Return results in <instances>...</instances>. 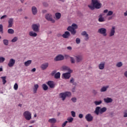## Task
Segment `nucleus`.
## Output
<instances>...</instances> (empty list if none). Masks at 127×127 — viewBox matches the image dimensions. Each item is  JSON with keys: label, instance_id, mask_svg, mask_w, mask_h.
<instances>
[{"label": "nucleus", "instance_id": "nucleus-48", "mask_svg": "<svg viewBox=\"0 0 127 127\" xmlns=\"http://www.w3.org/2000/svg\"><path fill=\"white\" fill-rule=\"evenodd\" d=\"M71 100L73 103H76V102H77V98L76 97H73L71 99Z\"/></svg>", "mask_w": 127, "mask_h": 127}, {"label": "nucleus", "instance_id": "nucleus-17", "mask_svg": "<svg viewBox=\"0 0 127 127\" xmlns=\"http://www.w3.org/2000/svg\"><path fill=\"white\" fill-rule=\"evenodd\" d=\"M8 28H10V27H12V25H13V18H10L8 20Z\"/></svg>", "mask_w": 127, "mask_h": 127}, {"label": "nucleus", "instance_id": "nucleus-57", "mask_svg": "<svg viewBox=\"0 0 127 127\" xmlns=\"http://www.w3.org/2000/svg\"><path fill=\"white\" fill-rule=\"evenodd\" d=\"M67 49H68V50H69L70 51H71V50H72V47L70 46L67 47Z\"/></svg>", "mask_w": 127, "mask_h": 127}, {"label": "nucleus", "instance_id": "nucleus-39", "mask_svg": "<svg viewBox=\"0 0 127 127\" xmlns=\"http://www.w3.org/2000/svg\"><path fill=\"white\" fill-rule=\"evenodd\" d=\"M3 43L4 45L7 46V45H8V40H6V39H4L3 40Z\"/></svg>", "mask_w": 127, "mask_h": 127}, {"label": "nucleus", "instance_id": "nucleus-49", "mask_svg": "<svg viewBox=\"0 0 127 127\" xmlns=\"http://www.w3.org/2000/svg\"><path fill=\"white\" fill-rule=\"evenodd\" d=\"M71 116L72 117H73V118H75V117H76V113L74 111H71Z\"/></svg>", "mask_w": 127, "mask_h": 127}, {"label": "nucleus", "instance_id": "nucleus-27", "mask_svg": "<svg viewBox=\"0 0 127 127\" xmlns=\"http://www.w3.org/2000/svg\"><path fill=\"white\" fill-rule=\"evenodd\" d=\"M32 62V61L28 60L27 62H25L24 65L26 67H28V66H29V65L31 64Z\"/></svg>", "mask_w": 127, "mask_h": 127}, {"label": "nucleus", "instance_id": "nucleus-42", "mask_svg": "<svg viewBox=\"0 0 127 127\" xmlns=\"http://www.w3.org/2000/svg\"><path fill=\"white\" fill-rule=\"evenodd\" d=\"M113 13H114V12H113V11H109L107 15V16H111V15H113Z\"/></svg>", "mask_w": 127, "mask_h": 127}, {"label": "nucleus", "instance_id": "nucleus-52", "mask_svg": "<svg viewBox=\"0 0 127 127\" xmlns=\"http://www.w3.org/2000/svg\"><path fill=\"white\" fill-rule=\"evenodd\" d=\"M7 17V15H4L0 17V19H4V18H6Z\"/></svg>", "mask_w": 127, "mask_h": 127}, {"label": "nucleus", "instance_id": "nucleus-53", "mask_svg": "<svg viewBox=\"0 0 127 127\" xmlns=\"http://www.w3.org/2000/svg\"><path fill=\"white\" fill-rule=\"evenodd\" d=\"M83 117H84V116L82 114H80L78 115V118H79V119H83Z\"/></svg>", "mask_w": 127, "mask_h": 127}, {"label": "nucleus", "instance_id": "nucleus-38", "mask_svg": "<svg viewBox=\"0 0 127 127\" xmlns=\"http://www.w3.org/2000/svg\"><path fill=\"white\" fill-rule=\"evenodd\" d=\"M69 58L70 59V62L71 63V64H75V59H74V58L72 57H69Z\"/></svg>", "mask_w": 127, "mask_h": 127}, {"label": "nucleus", "instance_id": "nucleus-18", "mask_svg": "<svg viewBox=\"0 0 127 127\" xmlns=\"http://www.w3.org/2000/svg\"><path fill=\"white\" fill-rule=\"evenodd\" d=\"M71 34H70V32L69 31H65L64 34L62 35V37L63 38H69L70 37V36Z\"/></svg>", "mask_w": 127, "mask_h": 127}, {"label": "nucleus", "instance_id": "nucleus-13", "mask_svg": "<svg viewBox=\"0 0 127 127\" xmlns=\"http://www.w3.org/2000/svg\"><path fill=\"white\" fill-rule=\"evenodd\" d=\"M93 119V118L91 114H88L85 116V119L87 122H92Z\"/></svg>", "mask_w": 127, "mask_h": 127}, {"label": "nucleus", "instance_id": "nucleus-32", "mask_svg": "<svg viewBox=\"0 0 127 127\" xmlns=\"http://www.w3.org/2000/svg\"><path fill=\"white\" fill-rule=\"evenodd\" d=\"M1 79L2 80L3 85H5V83H6V77L5 76H2L1 77Z\"/></svg>", "mask_w": 127, "mask_h": 127}, {"label": "nucleus", "instance_id": "nucleus-1", "mask_svg": "<svg viewBox=\"0 0 127 127\" xmlns=\"http://www.w3.org/2000/svg\"><path fill=\"white\" fill-rule=\"evenodd\" d=\"M88 7L91 10H94L95 8L100 9L102 7V3H100L99 0H92L91 3L88 5Z\"/></svg>", "mask_w": 127, "mask_h": 127}, {"label": "nucleus", "instance_id": "nucleus-4", "mask_svg": "<svg viewBox=\"0 0 127 127\" xmlns=\"http://www.w3.org/2000/svg\"><path fill=\"white\" fill-rule=\"evenodd\" d=\"M71 94L70 92H64L59 94V97L62 99V101H65L66 97H70Z\"/></svg>", "mask_w": 127, "mask_h": 127}, {"label": "nucleus", "instance_id": "nucleus-3", "mask_svg": "<svg viewBox=\"0 0 127 127\" xmlns=\"http://www.w3.org/2000/svg\"><path fill=\"white\" fill-rule=\"evenodd\" d=\"M107 112V108L106 107L101 108L100 107H97L95 108V110L94 111V113L97 115V116H99V114L102 115L104 113Z\"/></svg>", "mask_w": 127, "mask_h": 127}, {"label": "nucleus", "instance_id": "nucleus-59", "mask_svg": "<svg viewBox=\"0 0 127 127\" xmlns=\"http://www.w3.org/2000/svg\"><path fill=\"white\" fill-rule=\"evenodd\" d=\"M124 76L127 78V70L124 72Z\"/></svg>", "mask_w": 127, "mask_h": 127}, {"label": "nucleus", "instance_id": "nucleus-61", "mask_svg": "<svg viewBox=\"0 0 127 127\" xmlns=\"http://www.w3.org/2000/svg\"><path fill=\"white\" fill-rule=\"evenodd\" d=\"M31 124H34V123H35V120H32L30 122Z\"/></svg>", "mask_w": 127, "mask_h": 127}, {"label": "nucleus", "instance_id": "nucleus-16", "mask_svg": "<svg viewBox=\"0 0 127 127\" xmlns=\"http://www.w3.org/2000/svg\"><path fill=\"white\" fill-rule=\"evenodd\" d=\"M75 58L76 61V63L82 62V60H83V57L82 56H76L75 57Z\"/></svg>", "mask_w": 127, "mask_h": 127}, {"label": "nucleus", "instance_id": "nucleus-8", "mask_svg": "<svg viewBox=\"0 0 127 127\" xmlns=\"http://www.w3.org/2000/svg\"><path fill=\"white\" fill-rule=\"evenodd\" d=\"M45 18L47 19V20L51 21L52 23H55V20L52 18V15H51V14H46L45 15Z\"/></svg>", "mask_w": 127, "mask_h": 127}, {"label": "nucleus", "instance_id": "nucleus-37", "mask_svg": "<svg viewBox=\"0 0 127 127\" xmlns=\"http://www.w3.org/2000/svg\"><path fill=\"white\" fill-rule=\"evenodd\" d=\"M94 103L96 106H99L102 104V100H100L99 101H95Z\"/></svg>", "mask_w": 127, "mask_h": 127}, {"label": "nucleus", "instance_id": "nucleus-10", "mask_svg": "<svg viewBox=\"0 0 127 127\" xmlns=\"http://www.w3.org/2000/svg\"><path fill=\"white\" fill-rule=\"evenodd\" d=\"M71 73H72V70H70L68 72H66L63 74V76L64 79H69L71 77Z\"/></svg>", "mask_w": 127, "mask_h": 127}, {"label": "nucleus", "instance_id": "nucleus-7", "mask_svg": "<svg viewBox=\"0 0 127 127\" xmlns=\"http://www.w3.org/2000/svg\"><path fill=\"white\" fill-rule=\"evenodd\" d=\"M98 33L100 34H102L103 36H107V29L101 28L98 29Z\"/></svg>", "mask_w": 127, "mask_h": 127}, {"label": "nucleus", "instance_id": "nucleus-5", "mask_svg": "<svg viewBox=\"0 0 127 127\" xmlns=\"http://www.w3.org/2000/svg\"><path fill=\"white\" fill-rule=\"evenodd\" d=\"M23 115L26 121H30L32 119L31 113L28 111H25Z\"/></svg>", "mask_w": 127, "mask_h": 127}, {"label": "nucleus", "instance_id": "nucleus-44", "mask_svg": "<svg viewBox=\"0 0 127 127\" xmlns=\"http://www.w3.org/2000/svg\"><path fill=\"white\" fill-rule=\"evenodd\" d=\"M43 5L45 7H48L49 4H48V3H47V2L44 1V2H43Z\"/></svg>", "mask_w": 127, "mask_h": 127}, {"label": "nucleus", "instance_id": "nucleus-9", "mask_svg": "<svg viewBox=\"0 0 127 127\" xmlns=\"http://www.w3.org/2000/svg\"><path fill=\"white\" fill-rule=\"evenodd\" d=\"M46 84H47L48 86H49V88L51 89H54V88H55V83H54L53 81H48L46 82Z\"/></svg>", "mask_w": 127, "mask_h": 127}, {"label": "nucleus", "instance_id": "nucleus-33", "mask_svg": "<svg viewBox=\"0 0 127 127\" xmlns=\"http://www.w3.org/2000/svg\"><path fill=\"white\" fill-rule=\"evenodd\" d=\"M98 21L99 22H104L106 21V19H105L104 17H99Z\"/></svg>", "mask_w": 127, "mask_h": 127}, {"label": "nucleus", "instance_id": "nucleus-60", "mask_svg": "<svg viewBox=\"0 0 127 127\" xmlns=\"http://www.w3.org/2000/svg\"><path fill=\"white\" fill-rule=\"evenodd\" d=\"M35 71H36V68H34L31 69V72H35Z\"/></svg>", "mask_w": 127, "mask_h": 127}, {"label": "nucleus", "instance_id": "nucleus-63", "mask_svg": "<svg viewBox=\"0 0 127 127\" xmlns=\"http://www.w3.org/2000/svg\"><path fill=\"white\" fill-rule=\"evenodd\" d=\"M124 16H127V10L126 11V12L124 13Z\"/></svg>", "mask_w": 127, "mask_h": 127}, {"label": "nucleus", "instance_id": "nucleus-50", "mask_svg": "<svg viewBox=\"0 0 127 127\" xmlns=\"http://www.w3.org/2000/svg\"><path fill=\"white\" fill-rule=\"evenodd\" d=\"M14 90H17V89H18V85L17 83H15L14 85Z\"/></svg>", "mask_w": 127, "mask_h": 127}, {"label": "nucleus", "instance_id": "nucleus-24", "mask_svg": "<svg viewBox=\"0 0 127 127\" xmlns=\"http://www.w3.org/2000/svg\"><path fill=\"white\" fill-rule=\"evenodd\" d=\"M98 67L100 70H103L104 68H105V63L104 62L101 63L99 64Z\"/></svg>", "mask_w": 127, "mask_h": 127}, {"label": "nucleus", "instance_id": "nucleus-51", "mask_svg": "<svg viewBox=\"0 0 127 127\" xmlns=\"http://www.w3.org/2000/svg\"><path fill=\"white\" fill-rule=\"evenodd\" d=\"M68 123V121H65L62 125V127H66V125H67V123Z\"/></svg>", "mask_w": 127, "mask_h": 127}, {"label": "nucleus", "instance_id": "nucleus-20", "mask_svg": "<svg viewBox=\"0 0 127 127\" xmlns=\"http://www.w3.org/2000/svg\"><path fill=\"white\" fill-rule=\"evenodd\" d=\"M38 11V10L36 6H33L32 7V12L34 15L37 14Z\"/></svg>", "mask_w": 127, "mask_h": 127}, {"label": "nucleus", "instance_id": "nucleus-26", "mask_svg": "<svg viewBox=\"0 0 127 127\" xmlns=\"http://www.w3.org/2000/svg\"><path fill=\"white\" fill-rule=\"evenodd\" d=\"M69 82L71 84H72V85H74V86H76L77 85V83L75 82V78L73 77H71Z\"/></svg>", "mask_w": 127, "mask_h": 127}, {"label": "nucleus", "instance_id": "nucleus-25", "mask_svg": "<svg viewBox=\"0 0 127 127\" xmlns=\"http://www.w3.org/2000/svg\"><path fill=\"white\" fill-rule=\"evenodd\" d=\"M39 88V86L38 84H35L34 85V88H33V92L34 94H36L37 92V89Z\"/></svg>", "mask_w": 127, "mask_h": 127}, {"label": "nucleus", "instance_id": "nucleus-28", "mask_svg": "<svg viewBox=\"0 0 127 127\" xmlns=\"http://www.w3.org/2000/svg\"><path fill=\"white\" fill-rule=\"evenodd\" d=\"M62 69L63 70H66V71H68V72H70V71H72V70H71L69 67L66 66H63L62 67Z\"/></svg>", "mask_w": 127, "mask_h": 127}, {"label": "nucleus", "instance_id": "nucleus-29", "mask_svg": "<svg viewBox=\"0 0 127 127\" xmlns=\"http://www.w3.org/2000/svg\"><path fill=\"white\" fill-rule=\"evenodd\" d=\"M55 16L56 17V19H60V18H61V13L59 12L56 13Z\"/></svg>", "mask_w": 127, "mask_h": 127}, {"label": "nucleus", "instance_id": "nucleus-58", "mask_svg": "<svg viewBox=\"0 0 127 127\" xmlns=\"http://www.w3.org/2000/svg\"><path fill=\"white\" fill-rule=\"evenodd\" d=\"M42 13H46V12H47V10H45V9L43 10L42 11Z\"/></svg>", "mask_w": 127, "mask_h": 127}, {"label": "nucleus", "instance_id": "nucleus-23", "mask_svg": "<svg viewBox=\"0 0 127 127\" xmlns=\"http://www.w3.org/2000/svg\"><path fill=\"white\" fill-rule=\"evenodd\" d=\"M29 35L32 37H36L37 36V33L32 31H31L29 33Z\"/></svg>", "mask_w": 127, "mask_h": 127}, {"label": "nucleus", "instance_id": "nucleus-21", "mask_svg": "<svg viewBox=\"0 0 127 127\" xmlns=\"http://www.w3.org/2000/svg\"><path fill=\"white\" fill-rule=\"evenodd\" d=\"M109 85H107L106 86H103L101 89H100V92H101L102 93L104 92H107V90H108V89H109Z\"/></svg>", "mask_w": 127, "mask_h": 127}, {"label": "nucleus", "instance_id": "nucleus-15", "mask_svg": "<svg viewBox=\"0 0 127 127\" xmlns=\"http://www.w3.org/2000/svg\"><path fill=\"white\" fill-rule=\"evenodd\" d=\"M81 35H82V36H85V41H88V40H89V34H88L87 33V32L86 31H83L81 33Z\"/></svg>", "mask_w": 127, "mask_h": 127}, {"label": "nucleus", "instance_id": "nucleus-62", "mask_svg": "<svg viewBox=\"0 0 127 127\" xmlns=\"http://www.w3.org/2000/svg\"><path fill=\"white\" fill-rule=\"evenodd\" d=\"M112 19H113V17H108V20H111Z\"/></svg>", "mask_w": 127, "mask_h": 127}, {"label": "nucleus", "instance_id": "nucleus-22", "mask_svg": "<svg viewBox=\"0 0 127 127\" xmlns=\"http://www.w3.org/2000/svg\"><path fill=\"white\" fill-rule=\"evenodd\" d=\"M104 101L105 102V103L109 104V103H112V102H113V99L110 97H107L104 99Z\"/></svg>", "mask_w": 127, "mask_h": 127}, {"label": "nucleus", "instance_id": "nucleus-6", "mask_svg": "<svg viewBox=\"0 0 127 127\" xmlns=\"http://www.w3.org/2000/svg\"><path fill=\"white\" fill-rule=\"evenodd\" d=\"M32 29H33L34 32H39V30H40V24H33L32 25Z\"/></svg>", "mask_w": 127, "mask_h": 127}, {"label": "nucleus", "instance_id": "nucleus-31", "mask_svg": "<svg viewBox=\"0 0 127 127\" xmlns=\"http://www.w3.org/2000/svg\"><path fill=\"white\" fill-rule=\"evenodd\" d=\"M42 87L44 91H47V90H48V86L46 84H43Z\"/></svg>", "mask_w": 127, "mask_h": 127}, {"label": "nucleus", "instance_id": "nucleus-46", "mask_svg": "<svg viewBox=\"0 0 127 127\" xmlns=\"http://www.w3.org/2000/svg\"><path fill=\"white\" fill-rule=\"evenodd\" d=\"M18 38L17 37H14L11 40V42H16Z\"/></svg>", "mask_w": 127, "mask_h": 127}, {"label": "nucleus", "instance_id": "nucleus-19", "mask_svg": "<svg viewBox=\"0 0 127 127\" xmlns=\"http://www.w3.org/2000/svg\"><path fill=\"white\" fill-rule=\"evenodd\" d=\"M49 65V64H48V63H46L45 64H43L41 65V68L42 70H46V69H47Z\"/></svg>", "mask_w": 127, "mask_h": 127}, {"label": "nucleus", "instance_id": "nucleus-40", "mask_svg": "<svg viewBox=\"0 0 127 127\" xmlns=\"http://www.w3.org/2000/svg\"><path fill=\"white\" fill-rule=\"evenodd\" d=\"M3 33V26L2 24H0V33Z\"/></svg>", "mask_w": 127, "mask_h": 127}, {"label": "nucleus", "instance_id": "nucleus-54", "mask_svg": "<svg viewBox=\"0 0 127 127\" xmlns=\"http://www.w3.org/2000/svg\"><path fill=\"white\" fill-rule=\"evenodd\" d=\"M104 15H105V14L101 13V14H99L98 17H103Z\"/></svg>", "mask_w": 127, "mask_h": 127}, {"label": "nucleus", "instance_id": "nucleus-55", "mask_svg": "<svg viewBox=\"0 0 127 127\" xmlns=\"http://www.w3.org/2000/svg\"><path fill=\"white\" fill-rule=\"evenodd\" d=\"M71 91H72V92L73 93L75 92V91H76V87H74L72 89Z\"/></svg>", "mask_w": 127, "mask_h": 127}, {"label": "nucleus", "instance_id": "nucleus-34", "mask_svg": "<svg viewBox=\"0 0 127 127\" xmlns=\"http://www.w3.org/2000/svg\"><path fill=\"white\" fill-rule=\"evenodd\" d=\"M7 32L9 33V34H13L14 33V30H13L12 29H8Z\"/></svg>", "mask_w": 127, "mask_h": 127}, {"label": "nucleus", "instance_id": "nucleus-11", "mask_svg": "<svg viewBox=\"0 0 127 127\" xmlns=\"http://www.w3.org/2000/svg\"><path fill=\"white\" fill-rule=\"evenodd\" d=\"M14 64H15V60L11 59L8 63V67H13Z\"/></svg>", "mask_w": 127, "mask_h": 127}, {"label": "nucleus", "instance_id": "nucleus-14", "mask_svg": "<svg viewBox=\"0 0 127 127\" xmlns=\"http://www.w3.org/2000/svg\"><path fill=\"white\" fill-rule=\"evenodd\" d=\"M54 60L55 61H61L64 60V56L62 55H59L55 58Z\"/></svg>", "mask_w": 127, "mask_h": 127}, {"label": "nucleus", "instance_id": "nucleus-12", "mask_svg": "<svg viewBox=\"0 0 127 127\" xmlns=\"http://www.w3.org/2000/svg\"><path fill=\"white\" fill-rule=\"evenodd\" d=\"M115 32H116V27L112 26L110 30V32L109 33V37H112V36H114V35H115Z\"/></svg>", "mask_w": 127, "mask_h": 127}, {"label": "nucleus", "instance_id": "nucleus-30", "mask_svg": "<svg viewBox=\"0 0 127 127\" xmlns=\"http://www.w3.org/2000/svg\"><path fill=\"white\" fill-rule=\"evenodd\" d=\"M57 120L55 118H52L49 120L48 122L51 123V124H55L56 123Z\"/></svg>", "mask_w": 127, "mask_h": 127}, {"label": "nucleus", "instance_id": "nucleus-41", "mask_svg": "<svg viewBox=\"0 0 127 127\" xmlns=\"http://www.w3.org/2000/svg\"><path fill=\"white\" fill-rule=\"evenodd\" d=\"M75 42L77 44H80L81 43V39L80 38H77L75 40Z\"/></svg>", "mask_w": 127, "mask_h": 127}, {"label": "nucleus", "instance_id": "nucleus-56", "mask_svg": "<svg viewBox=\"0 0 127 127\" xmlns=\"http://www.w3.org/2000/svg\"><path fill=\"white\" fill-rule=\"evenodd\" d=\"M103 12L104 13H108V12H109V10L106 9L103 11Z\"/></svg>", "mask_w": 127, "mask_h": 127}, {"label": "nucleus", "instance_id": "nucleus-36", "mask_svg": "<svg viewBox=\"0 0 127 127\" xmlns=\"http://www.w3.org/2000/svg\"><path fill=\"white\" fill-rule=\"evenodd\" d=\"M60 72H58L55 75V78L56 79H59L60 78Z\"/></svg>", "mask_w": 127, "mask_h": 127}, {"label": "nucleus", "instance_id": "nucleus-45", "mask_svg": "<svg viewBox=\"0 0 127 127\" xmlns=\"http://www.w3.org/2000/svg\"><path fill=\"white\" fill-rule=\"evenodd\" d=\"M4 60H5V59L2 57H0V63H2L4 62Z\"/></svg>", "mask_w": 127, "mask_h": 127}, {"label": "nucleus", "instance_id": "nucleus-35", "mask_svg": "<svg viewBox=\"0 0 127 127\" xmlns=\"http://www.w3.org/2000/svg\"><path fill=\"white\" fill-rule=\"evenodd\" d=\"M67 121H68V123H72L74 121V118L72 117H68L67 118Z\"/></svg>", "mask_w": 127, "mask_h": 127}, {"label": "nucleus", "instance_id": "nucleus-47", "mask_svg": "<svg viewBox=\"0 0 127 127\" xmlns=\"http://www.w3.org/2000/svg\"><path fill=\"white\" fill-rule=\"evenodd\" d=\"M124 118H127V109L124 111Z\"/></svg>", "mask_w": 127, "mask_h": 127}, {"label": "nucleus", "instance_id": "nucleus-2", "mask_svg": "<svg viewBox=\"0 0 127 127\" xmlns=\"http://www.w3.org/2000/svg\"><path fill=\"white\" fill-rule=\"evenodd\" d=\"M77 28L78 25H77V24L75 23H73L71 26H69L66 29L68 31H70L71 34H72V35H75V34L77 33V31L76 30V29H77Z\"/></svg>", "mask_w": 127, "mask_h": 127}, {"label": "nucleus", "instance_id": "nucleus-64", "mask_svg": "<svg viewBox=\"0 0 127 127\" xmlns=\"http://www.w3.org/2000/svg\"><path fill=\"white\" fill-rule=\"evenodd\" d=\"M60 115H61V113H60V112H58V117H59Z\"/></svg>", "mask_w": 127, "mask_h": 127}, {"label": "nucleus", "instance_id": "nucleus-43", "mask_svg": "<svg viewBox=\"0 0 127 127\" xmlns=\"http://www.w3.org/2000/svg\"><path fill=\"white\" fill-rule=\"evenodd\" d=\"M122 66H123V63L122 62L118 63L116 64V66L118 67H122Z\"/></svg>", "mask_w": 127, "mask_h": 127}]
</instances>
